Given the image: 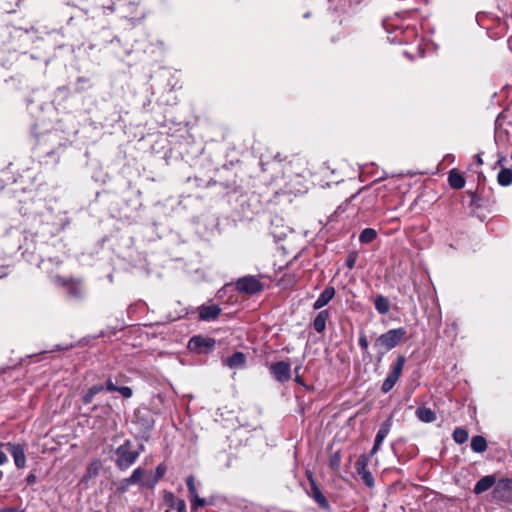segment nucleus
Returning a JSON list of instances; mask_svg holds the SVG:
<instances>
[{
	"label": "nucleus",
	"instance_id": "f257e3e1",
	"mask_svg": "<svg viewBox=\"0 0 512 512\" xmlns=\"http://www.w3.org/2000/svg\"><path fill=\"white\" fill-rule=\"evenodd\" d=\"M69 141L58 130L48 131L37 138L36 150L39 155L60 156L68 147Z\"/></svg>",
	"mask_w": 512,
	"mask_h": 512
},
{
	"label": "nucleus",
	"instance_id": "f03ea898",
	"mask_svg": "<svg viewBox=\"0 0 512 512\" xmlns=\"http://www.w3.org/2000/svg\"><path fill=\"white\" fill-rule=\"evenodd\" d=\"M407 335L404 327L390 329L376 338L373 347L376 350L377 361L381 362L387 352L398 346Z\"/></svg>",
	"mask_w": 512,
	"mask_h": 512
},
{
	"label": "nucleus",
	"instance_id": "7ed1b4c3",
	"mask_svg": "<svg viewBox=\"0 0 512 512\" xmlns=\"http://www.w3.org/2000/svg\"><path fill=\"white\" fill-rule=\"evenodd\" d=\"M215 345L216 341L214 338L196 335L189 340L187 347L191 352L208 354L215 348Z\"/></svg>",
	"mask_w": 512,
	"mask_h": 512
},
{
	"label": "nucleus",
	"instance_id": "20e7f679",
	"mask_svg": "<svg viewBox=\"0 0 512 512\" xmlns=\"http://www.w3.org/2000/svg\"><path fill=\"white\" fill-rule=\"evenodd\" d=\"M0 448H4L5 451L9 452L14 459L15 466L18 469H22L26 466V456L24 445L20 443H0Z\"/></svg>",
	"mask_w": 512,
	"mask_h": 512
},
{
	"label": "nucleus",
	"instance_id": "39448f33",
	"mask_svg": "<svg viewBox=\"0 0 512 512\" xmlns=\"http://www.w3.org/2000/svg\"><path fill=\"white\" fill-rule=\"evenodd\" d=\"M237 290L241 293L256 294L263 289L262 283L254 276H245L236 283Z\"/></svg>",
	"mask_w": 512,
	"mask_h": 512
},
{
	"label": "nucleus",
	"instance_id": "423d86ee",
	"mask_svg": "<svg viewBox=\"0 0 512 512\" xmlns=\"http://www.w3.org/2000/svg\"><path fill=\"white\" fill-rule=\"evenodd\" d=\"M307 479L310 483V491L308 492L309 497H311L321 509L326 511L330 510V503L316 484L311 472L307 473Z\"/></svg>",
	"mask_w": 512,
	"mask_h": 512
},
{
	"label": "nucleus",
	"instance_id": "0eeeda50",
	"mask_svg": "<svg viewBox=\"0 0 512 512\" xmlns=\"http://www.w3.org/2000/svg\"><path fill=\"white\" fill-rule=\"evenodd\" d=\"M272 376L280 383H285L291 378V366L288 362L279 361L269 367Z\"/></svg>",
	"mask_w": 512,
	"mask_h": 512
},
{
	"label": "nucleus",
	"instance_id": "6e6552de",
	"mask_svg": "<svg viewBox=\"0 0 512 512\" xmlns=\"http://www.w3.org/2000/svg\"><path fill=\"white\" fill-rule=\"evenodd\" d=\"M368 464H369V456L368 455H360L356 461L355 468H356L358 475L363 480V482L368 487H373L374 478H373L371 472L367 469Z\"/></svg>",
	"mask_w": 512,
	"mask_h": 512
},
{
	"label": "nucleus",
	"instance_id": "1a4fd4ad",
	"mask_svg": "<svg viewBox=\"0 0 512 512\" xmlns=\"http://www.w3.org/2000/svg\"><path fill=\"white\" fill-rule=\"evenodd\" d=\"M57 283L65 286L70 297L81 299L84 295V288L81 280L65 279L57 276Z\"/></svg>",
	"mask_w": 512,
	"mask_h": 512
},
{
	"label": "nucleus",
	"instance_id": "9d476101",
	"mask_svg": "<svg viewBox=\"0 0 512 512\" xmlns=\"http://www.w3.org/2000/svg\"><path fill=\"white\" fill-rule=\"evenodd\" d=\"M221 308L218 305H201L198 308V317L202 321H213L218 318Z\"/></svg>",
	"mask_w": 512,
	"mask_h": 512
},
{
	"label": "nucleus",
	"instance_id": "9b49d317",
	"mask_svg": "<svg viewBox=\"0 0 512 512\" xmlns=\"http://www.w3.org/2000/svg\"><path fill=\"white\" fill-rule=\"evenodd\" d=\"M149 476H151V470L138 467L133 471L132 475H130V484H139L141 487L148 488L146 482Z\"/></svg>",
	"mask_w": 512,
	"mask_h": 512
},
{
	"label": "nucleus",
	"instance_id": "f8f14e48",
	"mask_svg": "<svg viewBox=\"0 0 512 512\" xmlns=\"http://www.w3.org/2000/svg\"><path fill=\"white\" fill-rule=\"evenodd\" d=\"M115 454L117 458L115 459L116 465L121 469L125 470L128 468V440H126L122 445H120Z\"/></svg>",
	"mask_w": 512,
	"mask_h": 512
},
{
	"label": "nucleus",
	"instance_id": "ddd939ff",
	"mask_svg": "<svg viewBox=\"0 0 512 512\" xmlns=\"http://www.w3.org/2000/svg\"><path fill=\"white\" fill-rule=\"evenodd\" d=\"M335 296V288L332 287V286H328L326 287L322 292L321 294L319 295V297L317 298V300L314 302L313 304V308L315 310H318V309H321L322 307H324L325 305H327L331 300L332 298Z\"/></svg>",
	"mask_w": 512,
	"mask_h": 512
},
{
	"label": "nucleus",
	"instance_id": "4468645a",
	"mask_svg": "<svg viewBox=\"0 0 512 512\" xmlns=\"http://www.w3.org/2000/svg\"><path fill=\"white\" fill-rule=\"evenodd\" d=\"M495 484V477L492 475H487L481 478L477 483L475 484L473 488V492L475 494H481L487 490H489L493 485Z\"/></svg>",
	"mask_w": 512,
	"mask_h": 512
},
{
	"label": "nucleus",
	"instance_id": "2eb2a0df",
	"mask_svg": "<svg viewBox=\"0 0 512 512\" xmlns=\"http://www.w3.org/2000/svg\"><path fill=\"white\" fill-rule=\"evenodd\" d=\"M329 311L322 310L320 311L313 321V328L318 333H323L326 329V322L329 318Z\"/></svg>",
	"mask_w": 512,
	"mask_h": 512
},
{
	"label": "nucleus",
	"instance_id": "dca6fc26",
	"mask_svg": "<svg viewBox=\"0 0 512 512\" xmlns=\"http://www.w3.org/2000/svg\"><path fill=\"white\" fill-rule=\"evenodd\" d=\"M448 183L453 189H462L465 186V178L455 169L448 174Z\"/></svg>",
	"mask_w": 512,
	"mask_h": 512
},
{
	"label": "nucleus",
	"instance_id": "f3484780",
	"mask_svg": "<svg viewBox=\"0 0 512 512\" xmlns=\"http://www.w3.org/2000/svg\"><path fill=\"white\" fill-rule=\"evenodd\" d=\"M246 356L242 352H235L225 360V364L230 368H242L245 365Z\"/></svg>",
	"mask_w": 512,
	"mask_h": 512
},
{
	"label": "nucleus",
	"instance_id": "a211bd4d",
	"mask_svg": "<svg viewBox=\"0 0 512 512\" xmlns=\"http://www.w3.org/2000/svg\"><path fill=\"white\" fill-rule=\"evenodd\" d=\"M417 418L425 423H431L436 420L435 412L427 407H419L415 412Z\"/></svg>",
	"mask_w": 512,
	"mask_h": 512
},
{
	"label": "nucleus",
	"instance_id": "6ab92c4d",
	"mask_svg": "<svg viewBox=\"0 0 512 512\" xmlns=\"http://www.w3.org/2000/svg\"><path fill=\"white\" fill-rule=\"evenodd\" d=\"M166 473V466L163 464H159L156 468L155 473L151 471V476L148 477L147 484L148 489L154 488L156 483L164 476Z\"/></svg>",
	"mask_w": 512,
	"mask_h": 512
},
{
	"label": "nucleus",
	"instance_id": "aec40b11",
	"mask_svg": "<svg viewBox=\"0 0 512 512\" xmlns=\"http://www.w3.org/2000/svg\"><path fill=\"white\" fill-rule=\"evenodd\" d=\"M375 309L379 314L385 315L390 310V301L383 295H378L374 300Z\"/></svg>",
	"mask_w": 512,
	"mask_h": 512
},
{
	"label": "nucleus",
	"instance_id": "412c9836",
	"mask_svg": "<svg viewBox=\"0 0 512 512\" xmlns=\"http://www.w3.org/2000/svg\"><path fill=\"white\" fill-rule=\"evenodd\" d=\"M471 449L476 453H483L487 449V441L481 435L473 436L471 439Z\"/></svg>",
	"mask_w": 512,
	"mask_h": 512
},
{
	"label": "nucleus",
	"instance_id": "4be33fe9",
	"mask_svg": "<svg viewBox=\"0 0 512 512\" xmlns=\"http://www.w3.org/2000/svg\"><path fill=\"white\" fill-rule=\"evenodd\" d=\"M101 468H102L101 461L98 459L93 460L87 467V471H86V474L84 475V479L88 480V479H92V478L96 477L99 474Z\"/></svg>",
	"mask_w": 512,
	"mask_h": 512
},
{
	"label": "nucleus",
	"instance_id": "5701e85b",
	"mask_svg": "<svg viewBox=\"0 0 512 512\" xmlns=\"http://www.w3.org/2000/svg\"><path fill=\"white\" fill-rule=\"evenodd\" d=\"M497 181L503 187L510 186L512 184V171L508 168H502L497 175Z\"/></svg>",
	"mask_w": 512,
	"mask_h": 512
},
{
	"label": "nucleus",
	"instance_id": "b1692460",
	"mask_svg": "<svg viewBox=\"0 0 512 512\" xmlns=\"http://www.w3.org/2000/svg\"><path fill=\"white\" fill-rule=\"evenodd\" d=\"M104 391V386L101 384L93 385L90 387L87 392L83 395L82 401L84 404H90L93 401V398L98 393Z\"/></svg>",
	"mask_w": 512,
	"mask_h": 512
},
{
	"label": "nucleus",
	"instance_id": "393cba45",
	"mask_svg": "<svg viewBox=\"0 0 512 512\" xmlns=\"http://www.w3.org/2000/svg\"><path fill=\"white\" fill-rule=\"evenodd\" d=\"M104 390L110 392L117 391L123 397L128 398V386H117L111 378H108V380L106 381V386L104 387Z\"/></svg>",
	"mask_w": 512,
	"mask_h": 512
},
{
	"label": "nucleus",
	"instance_id": "a878e982",
	"mask_svg": "<svg viewBox=\"0 0 512 512\" xmlns=\"http://www.w3.org/2000/svg\"><path fill=\"white\" fill-rule=\"evenodd\" d=\"M391 425L392 424L390 419L384 421L376 434L375 441H377L378 443H382L389 434Z\"/></svg>",
	"mask_w": 512,
	"mask_h": 512
},
{
	"label": "nucleus",
	"instance_id": "bb28decb",
	"mask_svg": "<svg viewBox=\"0 0 512 512\" xmlns=\"http://www.w3.org/2000/svg\"><path fill=\"white\" fill-rule=\"evenodd\" d=\"M377 237V232L373 228H365L359 235V241L362 244H368L374 241Z\"/></svg>",
	"mask_w": 512,
	"mask_h": 512
},
{
	"label": "nucleus",
	"instance_id": "cd10ccee",
	"mask_svg": "<svg viewBox=\"0 0 512 512\" xmlns=\"http://www.w3.org/2000/svg\"><path fill=\"white\" fill-rule=\"evenodd\" d=\"M399 378H400L399 376L394 375L389 372L387 377L384 379V381L382 383L381 391L383 393H388L394 387V385L397 383Z\"/></svg>",
	"mask_w": 512,
	"mask_h": 512
},
{
	"label": "nucleus",
	"instance_id": "c85d7f7f",
	"mask_svg": "<svg viewBox=\"0 0 512 512\" xmlns=\"http://www.w3.org/2000/svg\"><path fill=\"white\" fill-rule=\"evenodd\" d=\"M468 431L464 428L457 427L452 434L453 440L457 444H463L468 440Z\"/></svg>",
	"mask_w": 512,
	"mask_h": 512
},
{
	"label": "nucleus",
	"instance_id": "c756f323",
	"mask_svg": "<svg viewBox=\"0 0 512 512\" xmlns=\"http://www.w3.org/2000/svg\"><path fill=\"white\" fill-rule=\"evenodd\" d=\"M405 363L406 357L404 355H399L393 363L390 373L400 377Z\"/></svg>",
	"mask_w": 512,
	"mask_h": 512
},
{
	"label": "nucleus",
	"instance_id": "7c9ffc66",
	"mask_svg": "<svg viewBox=\"0 0 512 512\" xmlns=\"http://www.w3.org/2000/svg\"><path fill=\"white\" fill-rule=\"evenodd\" d=\"M340 463H341V454H340V452L339 451L333 452L330 455V457H329V467L332 470L337 471L340 468Z\"/></svg>",
	"mask_w": 512,
	"mask_h": 512
},
{
	"label": "nucleus",
	"instance_id": "2f4dec72",
	"mask_svg": "<svg viewBox=\"0 0 512 512\" xmlns=\"http://www.w3.org/2000/svg\"><path fill=\"white\" fill-rule=\"evenodd\" d=\"M186 484H187V488H188L189 499H191L192 497H196V495L198 493H197V489H196V486H195V478H194L193 475H189L186 478Z\"/></svg>",
	"mask_w": 512,
	"mask_h": 512
},
{
	"label": "nucleus",
	"instance_id": "473e14b6",
	"mask_svg": "<svg viewBox=\"0 0 512 512\" xmlns=\"http://www.w3.org/2000/svg\"><path fill=\"white\" fill-rule=\"evenodd\" d=\"M358 254L356 251H351L346 258L345 265L349 269H353L355 267L357 261Z\"/></svg>",
	"mask_w": 512,
	"mask_h": 512
},
{
	"label": "nucleus",
	"instance_id": "72a5a7b5",
	"mask_svg": "<svg viewBox=\"0 0 512 512\" xmlns=\"http://www.w3.org/2000/svg\"><path fill=\"white\" fill-rule=\"evenodd\" d=\"M190 501L192 509H198L199 507H204L207 504L206 500L204 498H200L198 494L196 497H192Z\"/></svg>",
	"mask_w": 512,
	"mask_h": 512
},
{
	"label": "nucleus",
	"instance_id": "f704fd0d",
	"mask_svg": "<svg viewBox=\"0 0 512 512\" xmlns=\"http://www.w3.org/2000/svg\"><path fill=\"white\" fill-rule=\"evenodd\" d=\"M164 501H165V504L169 507V508H174L175 506V502L177 501V499L175 498L174 494L172 492H167L165 495H164Z\"/></svg>",
	"mask_w": 512,
	"mask_h": 512
},
{
	"label": "nucleus",
	"instance_id": "c9c22d12",
	"mask_svg": "<svg viewBox=\"0 0 512 512\" xmlns=\"http://www.w3.org/2000/svg\"><path fill=\"white\" fill-rule=\"evenodd\" d=\"M468 194L471 198L470 205L475 206L477 208L480 207V204H479L480 198L477 196V194L473 191H469Z\"/></svg>",
	"mask_w": 512,
	"mask_h": 512
},
{
	"label": "nucleus",
	"instance_id": "e433bc0d",
	"mask_svg": "<svg viewBox=\"0 0 512 512\" xmlns=\"http://www.w3.org/2000/svg\"><path fill=\"white\" fill-rule=\"evenodd\" d=\"M358 342H359V346L361 347L362 350L368 349V345H369L368 340L366 338V335L363 332L360 333Z\"/></svg>",
	"mask_w": 512,
	"mask_h": 512
},
{
	"label": "nucleus",
	"instance_id": "4c0bfd02",
	"mask_svg": "<svg viewBox=\"0 0 512 512\" xmlns=\"http://www.w3.org/2000/svg\"><path fill=\"white\" fill-rule=\"evenodd\" d=\"M174 509H176L177 512H187L185 501L183 499H177V501L175 502Z\"/></svg>",
	"mask_w": 512,
	"mask_h": 512
},
{
	"label": "nucleus",
	"instance_id": "58836bf2",
	"mask_svg": "<svg viewBox=\"0 0 512 512\" xmlns=\"http://www.w3.org/2000/svg\"><path fill=\"white\" fill-rule=\"evenodd\" d=\"M3 449L4 448H0V466L8 462L7 455Z\"/></svg>",
	"mask_w": 512,
	"mask_h": 512
},
{
	"label": "nucleus",
	"instance_id": "ea45409f",
	"mask_svg": "<svg viewBox=\"0 0 512 512\" xmlns=\"http://www.w3.org/2000/svg\"><path fill=\"white\" fill-rule=\"evenodd\" d=\"M37 480V477L34 473H30L27 477H26V482L28 485H33Z\"/></svg>",
	"mask_w": 512,
	"mask_h": 512
},
{
	"label": "nucleus",
	"instance_id": "a19ab883",
	"mask_svg": "<svg viewBox=\"0 0 512 512\" xmlns=\"http://www.w3.org/2000/svg\"><path fill=\"white\" fill-rule=\"evenodd\" d=\"M8 268L9 266H6V265H2L0 266V279L4 278L5 276H7L8 274Z\"/></svg>",
	"mask_w": 512,
	"mask_h": 512
},
{
	"label": "nucleus",
	"instance_id": "79ce46f5",
	"mask_svg": "<svg viewBox=\"0 0 512 512\" xmlns=\"http://www.w3.org/2000/svg\"><path fill=\"white\" fill-rule=\"evenodd\" d=\"M381 444L382 443H378L377 441H375L371 449L370 455H374L375 453H377V451L380 449Z\"/></svg>",
	"mask_w": 512,
	"mask_h": 512
},
{
	"label": "nucleus",
	"instance_id": "37998d69",
	"mask_svg": "<svg viewBox=\"0 0 512 512\" xmlns=\"http://www.w3.org/2000/svg\"><path fill=\"white\" fill-rule=\"evenodd\" d=\"M58 92L63 93L65 96L69 94V87L68 86H61L57 89Z\"/></svg>",
	"mask_w": 512,
	"mask_h": 512
},
{
	"label": "nucleus",
	"instance_id": "c03bdc74",
	"mask_svg": "<svg viewBox=\"0 0 512 512\" xmlns=\"http://www.w3.org/2000/svg\"><path fill=\"white\" fill-rule=\"evenodd\" d=\"M138 455H139V451H136V452L130 451V464H132L136 460Z\"/></svg>",
	"mask_w": 512,
	"mask_h": 512
},
{
	"label": "nucleus",
	"instance_id": "a18cd8bd",
	"mask_svg": "<svg viewBox=\"0 0 512 512\" xmlns=\"http://www.w3.org/2000/svg\"><path fill=\"white\" fill-rule=\"evenodd\" d=\"M506 161V157L503 156V155H500L497 162H496V165L497 166H503L504 162Z\"/></svg>",
	"mask_w": 512,
	"mask_h": 512
},
{
	"label": "nucleus",
	"instance_id": "49530a36",
	"mask_svg": "<svg viewBox=\"0 0 512 512\" xmlns=\"http://www.w3.org/2000/svg\"><path fill=\"white\" fill-rule=\"evenodd\" d=\"M504 488L506 489H512V480H506L503 482Z\"/></svg>",
	"mask_w": 512,
	"mask_h": 512
},
{
	"label": "nucleus",
	"instance_id": "de8ad7c7",
	"mask_svg": "<svg viewBox=\"0 0 512 512\" xmlns=\"http://www.w3.org/2000/svg\"><path fill=\"white\" fill-rule=\"evenodd\" d=\"M475 161H476V163H477L478 165H482V164H483V160H482V157H481V155H480V154H477V155L475 156Z\"/></svg>",
	"mask_w": 512,
	"mask_h": 512
},
{
	"label": "nucleus",
	"instance_id": "09e8293b",
	"mask_svg": "<svg viewBox=\"0 0 512 512\" xmlns=\"http://www.w3.org/2000/svg\"><path fill=\"white\" fill-rule=\"evenodd\" d=\"M295 381L300 385H304L303 378L300 375L295 376Z\"/></svg>",
	"mask_w": 512,
	"mask_h": 512
},
{
	"label": "nucleus",
	"instance_id": "8fccbe9b",
	"mask_svg": "<svg viewBox=\"0 0 512 512\" xmlns=\"http://www.w3.org/2000/svg\"><path fill=\"white\" fill-rule=\"evenodd\" d=\"M115 384H116L117 386H125V385H124V381H123V379H118V378H116V380H115Z\"/></svg>",
	"mask_w": 512,
	"mask_h": 512
},
{
	"label": "nucleus",
	"instance_id": "3c124183",
	"mask_svg": "<svg viewBox=\"0 0 512 512\" xmlns=\"http://www.w3.org/2000/svg\"><path fill=\"white\" fill-rule=\"evenodd\" d=\"M77 82H78V83H86V82H88V79H87V78H85V77H79V78L77 79Z\"/></svg>",
	"mask_w": 512,
	"mask_h": 512
},
{
	"label": "nucleus",
	"instance_id": "603ef678",
	"mask_svg": "<svg viewBox=\"0 0 512 512\" xmlns=\"http://www.w3.org/2000/svg\"><path fill=\"white\" fill-rule=\"evenodd\" d=\"M508 46H509V49L512 51V37H510L508 39Z\"/></svg>",
	"mask_w": 512,
	"mask_h": 512
},
{
	"label": "nucleus",
	"instance_id": "864d4df0",
	"mask_svg": "<svg viewBox=\"0 0 512 512\" xmlns=\"http://www.w3.org/2000/svg\"><path fill=\"white\" fill-rule=\"evenodd\" d=\"M299 371H300V366L296 367L295 370H294L296 375H299Z\"/></svg>",
	"mask_w": 512,
	"mask_h": 512
},
{
	"label": "nucleus",
	"instance_id": "5fc2aeb1",
	"mask_svg": "<svg viewBox=\"0 0 512 512\" xmlns=\"http://www.w3.org/2000/svg\"><path fill=\"white\" fill-rule=\"evenodd\" d=\"M82 90H83V87H78V88L76 89V91H77V92H80V91H82Z\"/></svg>",
	"mask_w": 512,
	"mask_h": 512
},
{
	"label": "nucleus",
	"instance_id": "6e6d98bb",
	"mask_svg": "<svg viewBox=\"0 0 512 512\" xmlns=\"http://www.w3.org/2000/svg\"><path fill=\"white\" fill-rule=\"evenodd\" d=\"M3 479V472L0 471V481Z\"/></svg>",
	"mask_w": 512,
	"mask_h": 512
},
{
	"label": "nucleus",
	"instance_id": "4d7b16f0",
	"mask_svg": "<svg viewBox=\"0 0 512 512\" xmlns=\"http://www.w3.org/2000/svg\"><path fill=\"white\" fill-rule=\"evenodd\" d=\"M7 510H3L2 512H6Z\"/></svg>",
	"mask_w": 512,
	"mask_h": 512
}]
</instances>
